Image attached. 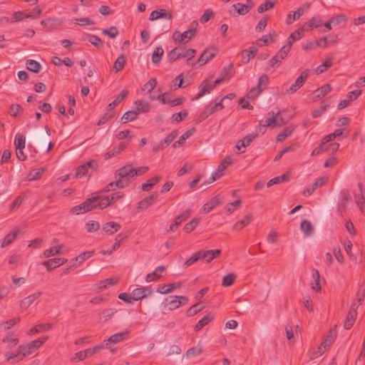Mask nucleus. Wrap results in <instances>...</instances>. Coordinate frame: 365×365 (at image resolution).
<instances>
[{
	"label": "nucleus",
	"mask_w": 365,
	"mask_h": 365,
	"mask_svg": "<svg viewBox=\"0 0 365 365\" xmlns=\"http://www.w3.org/2000/svg\"><path fill=\"white\" fill-rule=\"evenodd\" d=\"M135 168L130 164H127L119 169H118L115 173V178H118L123 181V185H126V187L129 186L130 183L133 181L135 178Z\"/></svg>",
	"instance_id": "f257e3e1"
},
{
	"label": "nucleus",
	"mask_w": 365,
	"mask_h": 365,
	"mask_svg": "<svg viewBox=\"0 0 365 365\" xmlns=\"http://www.w3.org/2000/svg\"><path fill=\"white\" fill-rule=\"evenodd\" d=\"M196 54V50L193 48L185 49L182 46H177L172 49L168 54L170 62L173 63L181 58H187V61L192 59Z\"/></svg>",
	"instance_id": "f03ea898"
},
{
	"label": "nucleus",
	"mask_w": 365,
	"mask_h": 365,
	"mask_svg": "<svg viewBox=\"0 0 365 365\" xmlns=\"http://www.w3.org/2000/svg\"><path fill=\"white\" fill-rule=\"evenodd\" d=\"M197 26L198 23L196 21H192L190 25V29H189L188 30L182 33H180L179 31H175L172 36L173 39L175 42H188L190 39L195 37Z\"/></svg>",
	"instance_id": "7ed1b4c3"
},
{
	"label": "nucleus",
	"mask_w": 365,
	"mask_h": 365,
	"mask_svg": "<svg viewBox=\"0 0 365 365\" xmlns=\"http://www.w3.org/2000/svg\"><path fill=\"white\" fill-rule=\"evenodd\" d=\"M48 339V336H41L26 345H20L19 349L24 351L26 356H29L40 347Z\"/></svg>",
	"instance_id": "20e7f679"
},
{
	"label": "nucleus",
	"mask_w": 365,
	"mask_h": 365,
	"mask_svg": "<svg viewBox=\"0 0 365 365\" xmlns=\"http://www.w3.org/2000/svg\"><path fill=\"white\" fill-rule=\"evenodd\" d=\"M129 333H130V331L128 330H126L125 331L118 332V333L113 334L108 339H106L105 341H106L105 346L107 349H109L112 353H115L116 351V349L111 347L110 346V343L116 344V343H119V342L125 340V339L128 338Z\"/></svg>",
	"instance_id": "39448f33"
},
{
	"label": "nucleus",
	"mask_w": 365,
	"mask_h": 365,
	"mask_svg": "<svg viewBox=\"0 0 365 365\" xmlns=\"http://www.w3.org/2000/svg\"><path fill=\"white\" fill-rule=\"evenodd\" d=\"M101 195H100V192H96L92 193L91 197L87 198L83 202V207H86L87 212H89L98 207L101 209Z\"/></svg>",
	"instance_id": "423d86ee"
},
{
	"label": "nucleus",
	"mask_w": 365,
	"mask_h": 365,
	"mask_svg": "<svg viewBox=\"0 0 365 365\" xmlns=\"http://www.w3.org/2000/svg\"><path fill=\"white\" fill-rule=\"evenodd\" d=\"M223 108L224 106L222 103H221V101L217 102L213 105L210 104L200 113L197 118V120L201 123L215 111L220 110Z\"/></svg>",
	"instance_id": "0eeeda50"
},
{
	"label": "nucleus",
	"mask_w": 365,
	"mask_h": 365,
	"mask_svg": "<svg viewBox=\"0 0 365 365\" xmlns=\"http://www.w3.org/2000/svg\"><path fill=\"white\" fill-rule=\"evenodd\" d=\"M309 69L303 71L300 73L299 76L295 80L294 83L291 85L287 92L293 93L302 87L309 76Z\"/></svg>",
	"instance_id": "6e6552de"
},
{
	"label": "nucleus",
	"mask_w": 365,
	"mask_h": 365,
	"mask_svg": "<svg viewBox=\"0 0 365 365\" xmlns=\"http://www.w3.org/2000/svg\"><path fill=\"white\" fill-rule=\"evenodd\" d=\"M357 306L354 302L352 304L344 323V327L345 329H350L354 325L357 316Z\"/></svg>",
	"instance_id": "1a4fd4ad"
},
{
	"label": "nucleus",
	"mask_w": 365,
	"mask_h": 365,
	"mask_svg": "<svg viewBox=\"0 0 365 365\" xmlns=\"http://www.w3.org/2000/svg\"><path fill=\"white\" fill-rule=\"evenodd\" d=\"M123 196L124 195L120 192H114L112 195L106 197H103L101 195V210L108 207L113 202H116L118 200L122 199Z\"/></svg>",
	"instance_id": "9d476101"
},
{
	"label": "nucleus",
	"mask_w": 365,
	"mask_h": 365,
	"mask_svg": "<svg viewBox=\"0 0 365 365\" xmlns=\"http://www.w3.org/2000/svg\"><path fill=\"white\" fill-rule=\"evenodd\" d=\"M336 325H334V327L330 329L325 339L321 343L320 346L319 347V351L321 354L324 353L326 349L334 341L336 338Z\"/></svg>",
	"instance_id": "9b49d317"
},
{
	"label": "nucleus",
	"mask_w": 365,
	"mask_h": 365,
	"mask_svg": "<svg viewBox=\"0 0 365 365\" xmlns=\"http://www.w3.org/2000/svg\"><path fill=\"white\" fill-rule=\"evenodd\" d=\"M161 18L171 20L173 19V14L171 11L164 9L154 10L150 14L149 20L155 21Z\"/></svg>",
	"instance_id": "f8f14e48"
},
{
	"label": "nucleus",
	"mask_w": 365,
	"mask_h": 365,
	"mask_svg": "<svg viewBox=\"0 0 365 365\" xmlns=\"http://www.w3.org/2000/svg\"><path fill=\"white\" fill-rule=\"evenodd\" d=\"M200 259H205L206 262H210L215 258L219 257L221 254V250L219 249L210 250H200L198 251Z\"/></svg>",
	"instance_id": "ddd939ff"
},
{
	"label": "nucleus",
	"mask_w": 365,
	"mask_h": 365,
	"mask_svg": "<svg viewBox=\"0 0 365 365\" xmlns=\"http://www.w3.org/2000/svg\"><path fill=\"white\" fill-rule=\"evenodd\" d=\"M67 262V259L63 257L52 258L42 262L48 271H51L61 265H63Z\"/></svg>",
	"instance_id": "4468645a"
},
{
	"label": "nucleus",
	"mask_w": 365,
	"mask_h": 365,
	"mask_svg": "<svg viewBox=\"0 0 365 365\" xmlns=\"http://www.w3.org/2000/svg\"><path fill=\"white\" fill-rule=\"evenodd\" d=\"M327 178L326 177H321L318 178L314 183L312 184L310 187H306L304 190L303 195L304 196L311 195L314 192L315 190L324 185L327 182Z\"/></svg>",
	"instance_id": "2eb2a0df"
},
{
	"label": "nucleus",
	"mask_w": 365,
	"mask_h": 365,
	"mask_svg": "<svg viewBox=\"0 0 365 365\" xmlns=\"http://www.w3.org/2000/svg\"><path fill=\"white\" fill-rule=\"evenodd\" d=\"M126 187V185H123V182L122 180H120L118 178H116V180L115 182H111L106 185L103 189L98 191V192H100V195H102L103 193L109 192V191H114L117 188H125Z\"/></svg>",
	"instance_id": "dca6fc26"
},
{
	"label": "nucleus",
	"mask_w": 365,
	"mask_h": 365,
	"mask_svg": "<svg viewBox=\"0 0 365 365\" xmlns=\"http://www.w3.org/2000/svg\"><path fill=\"white\" fill-rule=\"evenodd\" d=\"M5 356H6V361L11 364L17 363L26 356L24 351L19 349V346L18 347L17 351L16 353H13L10 355H9L8 353H5Z\"/></svg>",
	"instance_id": "f3484780"
},
{
	"label": "nucleus",
	"mask_w": 365,
	"mask_h": 365,
	"mask_svg": "<svg viewBox=\"0 0 365 365\" xmlns=\"http://www.w3.org/2000/svg\"><path fill=\"white\" fill-rule=\"evenodd\" d=\"M121 228V225L116 222H108L103 224V232L108 235H113Z\"/></svg>",
	"instance_id": "a211bd4d"
},
{
	"label": "nucleus",
	"mask_w": 365,
	"mask_h": 365,
	"mask_svg": "<svg viewBox=\"0 0 365 365\" xmlns=\"http://www.w3.org/2000/svg\"><path fill=\"white\" fill-rule=\"evenodd\" d=\"M215 55L216 50L214 48L206 49L200 55L197 62L199 63L200 66H202L205 64L209 60L215 57Z\"/></svg>",
	"instance_id": "6ab92c4d"
},
{
	"label": "nucleus",
	"mask_w": 365,
	"mask_h": 365,
	"mask_svg": "<svg viewBox=\"0 0 365 365\" xmlns=\"http://www.w3.org/2000/svg\"><path fill=\"white\" fill-rule=\"evenodd\" d=\"M182 285V282L171 283L168 284H163L158 287L157 292L160 294H166L172 292L177 288L181 287Z\"/></svg>",
	"instance_id": "aec40b11"
},
{
	"label": "nucleus",
	"mask_w": 365,
	"mask_h": 365,
	"mask_svg": "<svg viewBox=\"0 0 365 365\" xmlns=\"http://www.w3.org/2000/svg\"><path fill=\"white\" fill-rule=\"evenodd\" d=\"M257 48L255 46H250L247 49H244L240 52V55L242 57L244 63H248L252 58H253L257 53Z\"/></svg>",
	"instance_id": "412c9836"
},
{
	"label": "nucleus",
	"mask_w": 365,
	"mask_h": 365,
	"mask_svg": "<svg viewBox=\"0 0 365 365\" xmlns=\"http://www.w3.org/2000/svg\"><path fill=\"white\" fill-rule=\"evenodd\" d=\"M41 295V292H35L26 297H25L23 300H21L20 303V307L23 309H26L29 308L33 302L37 299Z\"/></svg>",
	"instance_id": "4be33fe9"
},
{
	"label": "nucleus",
	"mask_w": 365,
	"mask_h": 365,
	"mask_svg": "<svg viewBox=\"0 0 365 365\" xmlns=\"http://www.w3.org/2000/svg\"><path fill=\"white\" fill-rule=\"evenodd\" d=\"M158 197L157 193H153L150 195L146 197L138 202V208L140 210H145L150 206L155 200Z\"/></svg>",
	"instance_id": "5701e85b"
},
{
	"label": "nucleus",
	"mask_w": 365,
	"mask_h": 365,
	"mask_svg": "<svg viewBox=\"0 0 365 365\" xmlns=\"http://www.w3.org/2000/svg\"><path fill=\"white\" fill-rule=\"evenodd\" d=\"M253 5H254L253 3L247 4L237 3V4H233L232 6V7H233L236 9L238 15H245L252 9V8L253 7Z\"/></svg>",
	"instance_id": "b1692460"
},
{
	"label": "nucleus",
	"mask_w": 365,
	"mask_h": 365,
	"mask_svg": "<svg viewBox=\"0 0 365 365\" xmlns=\"http://www.w3.org/2000/svg\"><path fill=\"white\" fill-rule=\"evenodd\" d=\"M331 91V86L329 84H324L322 87L318 88L313 92V95H314V98H322L327 94H328Z\"/></svg>",
	"instance_id": "393cba45"
},
{
	"label": "nucleus",
	"mask_w": 365,
	"mask_h": 365,
	"mask_svg": "<svg viewBox=\"0 0 365 365\" xmlns=\"http://www.w3.org/2000/svg\"><path fill=\"white\" fill-rule=\"evenodd\" d=\"M253 220L252 215L251 214H247L245 216V217L236 223L232 226L233 230H242L245 226L248 225Z\"/></svg>",
	"instance_id": "a878e982"
},
{
	"label": "nucleus",
	"mask_w": 365,
	"mask_h": 365,
	"mask_svg": "<svg viewBox=\"0 0 365 365\" xmlns=\"http://www.w3.org/2000/svg\"><path fill=\"white\" fill-rule=\"evenodd\" d=\"M161 177L160 175H155L154 177L148 179L146 182L143 183L141 185V189L143 191H149L150 190L154 185L159 182Z\"/></svg>",
	"instance_id": "bb28decb"
},
{
	"label": "nucleus",
	"mask_w": 365,
	"mask_h": 365,
	"mask_svg": "<svg viewBox=\"0 0 365 365\" xmlns=\"http://www.w3.org/2000/svg\"><path fill=\"white\" fill-rule=\"evenodd\" d=\"M165 302L166 303V305L168 307L169 310L176 309L181 306V303L180 302V299H178V296H171L169 298H166L165 299Z\"/></svg>",
	"instance_id": "cd10ccee"
},
{
	"label": "nucleus",
	"mask_w": 365,
	"mask_h": 365,
	"mask_svg": "<svg viewBox=\"0 0 365 365\" xmlns=\"http://www.w3.org/2000/svg\"><path fill=\"white\" fill-rule=\"evenodd\" d=\"M221 203L222 200L220 198L217 197H212L210 201H208L203 205V210L205 212H209L213 208L220 205Z\"/></svg>",
	"instance_id": "c85d7f7f"
},
{
	"label": "nucleus",
	"mask_w": 365,
	"mask_h": 365,
	"mask_svg": "<svg viewBox=\"0 0 365 365\" xmlns=\"http://www.w3.org/2000/svg\"><path fill=\"white\" fill-rule=\"evenodd\" d=\"M300 229L307 236L312 235L314 231L313 225H312L311 222L307 220H304L301 222Z\"/></svg>",
	"instance_id": "c756f323"
},
{
	"label": "nucleus",
	"mask_w": 365,
	"mask_h": 365,
	"mask_svg": "<svg viewBox=\"0 0 365 365\" xmlns=\"http://www.w3.org/2000/svg\"><path fill=\"white\" fill-rule=\"evenodd\" d=\"M128 94V91L127 90H123L120 94L110 103L108 104L107 108L109 110H111L118 106L123 99Z\"/></svg>",
	"instance_id": "7c9ffc66"
},
{
	"label": "nucleus",
	"mask_w": 365,
	"mask_h": 365,
	"mask_svg": "<svg viewBox=\"0 0 365 365\" xmlns=\"http://www.w3.org/2000/svg\"><path fill=\"white\" fill-rule=\"evenodd\" d=\"M200 92L195 97V99H199L202 97L205 93H210L212 90H213L212 86L209 85V82L207 79L203 81L200 86Z\"/></svg>",
	"instance_id": "2f4dec72"
},
{
	"label": "nucleus",
	"mask_w": 365,
	"mask_h": 365,
	"mask_svg": "<svg viewBox=\"0 0 365 365\" xmlns=\"http://www.w3.org/2000/svg\"><path fill=\"white\" fill-rule=\"evenodd\" d=\"M323 24V19L322 16H317L312 17L310 20H309L304 25L308 26L310 30L313 29L314 28H318L319 26H322Z\"/></svg>",
	"instance_id": "473e14b6"
},
{
	"label": "nucleus",
	"mask_w": 365,
	"mask_h": 365,
	"mask_svg": "<svg viewBox=\"0 0 365 365\" xmlns=\"http://www.w3.org/2000/svg\"><path fill=\"white\" fill-rule=\"evenodd\" d=\"M214 319V316L211 314H207L203 317L195 325V330L196 331H199L201 330L205 326L208 324L212 319Z\"/></svg>",
	"instance_id": "72a5a7b5"
},
{
	"label": "nucleus",
	"mask_w": 365,
	"mask_h": 365,
	"mask_svg": "<svg viewBox=\"0 0 365 365\" xmlns=\"http://www.w3.org/2000/svg\"><path fill=\"white\" fill-rule=\"evenodd\" d=\"M289 178V175L288 173L283 174L282 175L273 178L272 179L269 180L267 183V186L269 187L274 185L279 184L281 182L287 181Z\"/></svg>",
	"instance_id": "f704fd0d"
},
{
	"label": "nucleus",
	"mask_w": 365,
	"mask_h": 365,
	"mask_svg": "<svg viewBox=\"0 0 365 365\" xmlns=\"http://www.w3.org/2000/svg\"><path fill=\"white\" fill-rule=\"evenodd\" d=\"M138 115L139 114L136 110H128L123 115L121 120L123 121V123H128L129 121H133L138 118Z\"/></svg>",
	"instance_id": "c9c22d12"
},
{
	"label": "nucleus",
	"mask_w": 365,
	"mask_h": 365,
	"mask_svg": "<svg viewBox=\"0 0 365 365\" xmlns=\"http://www.w3.org/2000/svg\"><path fill=\"white\" fill-rule=\"evenodd\" d=\"M26 65L29 71L35 73H38L41 68V65L36 61L32 59L27 60Z\"/></svg>",
	"instance_id": "e433bc0d"
},
{
	"label": "nucleus",
	"mask_w": 365,
	"mask_h": 365,
	"mask_svg": "<svg viewBox=\"0 0 365 365\" xmlns=\"http://www.w3.org/2000/svg\"><path fill=\"white\" fill-rule=\"evenodd\" d=\"M135 104L136 106L135 110L138 111V114L140 113H146L150 110V105L145 101H136Z\"/></svg>",
	"instance_id": "4c0bfd02"
},
{
	"label": "nucleus",
	"mask_w": 365,
	"mask_h": 365,
	"mask_svg": "<svg viewBox=\"0 0 365 365\" xmlns=\"http://www.w3.org/2000/svg\"><path fill=\"white\" fill-rule=\"evenodd\" d=\"M94 253V250L86 251L78 255L75 258L72 259L71 261L78 262V266L81 265L86 259L91 257Z\"/></svg>",
	"instance_id": "58836bf2"
},
{
	"label": "nucleus",
	"mask_w": 365,
	"mask_h": 365,
	"mask_svg": "<svg viewBox=\"0 0 365 365\" xmlns=\"http://www.w3.org/2000/svg\"><path fill=\"white\" fill-rule=\"evenodd\" d=\"M163 53L164 51L161 46H158L155 48L152 54V62L154 64H158L161 61Z\"/></svg>",
	"instance_id": "ea45409f"
},
{
	"label": "nucleus",
	"mask_w": 365,
	"mask_h": 365,
	"mask_svg": "<svg viewBox=\"0 0 365 365\" xmlns=\"http://www.w3.org/2000/svg\"><path fill=\"white\" fill-rule=\"evenodd\" d=\"M52 328L51 324L45 323V324H39L30 329V334H34L38 332L48 331Z\"/></svg>",
	"instance_id": "a19ab883"
},
{
	"label": "nucleus",
	"mask_w": 365,
	"mask_h": 365,
	"mask_svg": "<svg viewBox=\"0 0 365 365\" xmlns=\"http://www.w3.org/2000/svg\"><path fill=\"white\" fill-rule=\"evenodd\" d=\"M202 349L201 346H197L192 348H190L185 353V356L187 359H191L195 356H197L202 353Z\"/></svg>",
	"instance_id": "79ce46f5"
},
{
	"label": "nucleus",
	"mask_w": 365,
	"mask_h": 365,
	"mask_svg": "<svg viewBox=\"0 0 365 365\" xmlns=\"http://www.w3.org/2000/svg\"><path fill=\"white\" fill-rule=\"evenodd\" d=\"M312 274L314 279V283L312 284V289L316 292L321 291V286L319 284L320 275L319 271L317 269H313L312 270Z\"/></svg>",
	"instance_id": "37998d69"
},
{
	"label": "nucleus",
	"mask_w": 365,
	"mask_h": 365,
	"mask_svg": "<svg viewBox=\"0 0 365 365\" xmlns=\"http://www.w3.org/2000/svg\"><path fill=\"white\" fill-rule=\"evenodd\" d=\"M43 172V169H32L27 175L26 180L29 181L38 180L41 178Z\"/></svg>",
	"instance_id": "c03bdc74"
},
{
	"label": "nucleus",
	"mask_w": 365,
	"mask_h": 365,
	"mask_svg": "<svg viewBox=\"0 0 365 365\" xmlns=\"http://www.w3.org/2000/svg\"><path fill=\"white\" fill-rule=\"evenodd\" d=\"M330 22H331L334 26H338L340 24L345 23L348 20V16L345 14H337L336 16H333L329 19Z\"/></svg>",
	"instance_id": "a18cd8bd"
},
{
	"label": "nucleus",
	"mask_w": 365,
	"mask_h": 365,
	"mask_svg": "<svg viewBox=\"0 0 365 365\" xmlns=\"http://www.w3.org/2000/svg\"><path fill=\"white\" fill-rule=\"evenodd\" d=\"M17 232L18 230L11 231L8 235H6L1 242V247L9 245L16 239Z\"/></svg>",
	"instance_id": "49530a36"
},
{
	"label": "nucleus",
	"mask_w": 365,
	"mask_h": 365,
	"mask_svg": "<svg viewBox=\"0 0 365 365\" xmlns=\"http://www.w3.org/2000/svg\"><path fill=\"white\" fill-rule=\"evenodd\" d=\"M332 64V58L331 57H327L324 63L317 67L316 73L317 74H320L325 72L327 68L331 67Z\"/></svg>",
	"instance_id": "de8ad7c7"
},
{
	"label": "nucleus",
	"mask_w": 365,
	"mask_h": 365,
	"mask_svg": "<svg viewBox=\"0 0 365 365\" xmlns=\"http://www.w3.org/2000/svg\"><path fill=\"white\" fill-rule=\"evenodd\" d=\"M126 63V58L124 55H120L118 57L113 64V68L115 70V72H118L121 71Z\"/></svg>",
	"instance_id": "09e8293b"
},
{
	"label": "nucleus",
	"mask_w": 365,
	"mask_h": 365,
	"mask_svg": "<svg viewBox=\"0 0 365 365\" xmlns=\"http://www.w3.org/2000/svg\"><path fill=\"white\" fill-rule=\"evenodd\" d=\"M85 227L87 232L91 233L98 231L101 226L98 222L95 220H89L86 223Z\"/></svg>",
	"instance_id": "8fccbe9b"
},
{
	"label": "nucleus",
	"mask_w": 365,
	"mask_h": 365,
	"mask_svg": "<svg viewBox=\"0 0 365 365\" xmlns=\"http://www.w3.org/2000/svg\"><path fill=\"white\" fill-rule=\"evenodd\" d=\"M131 294L132 299L134 301H138L148 297V294L146 293H144L143 287L134 289Z\"/></svg>",
	"instance_id": "3c124183"
},
{
	"label": "nucleus",
	"mask_w": 365,
	"mask_h": 365,
	"mask_svg": "<svg viewBox=\"0 0 365 365\" xmlns=\"http://www.w3.org/2000/svg\"><path fill=\"white\" fill-rule=\"evenodd\" d=\"M62 248V245H58L57 247H50L43 251V257H49L51 256H54L57 254H61V250Z\"/></svg>",
	"instance_id": "603ef678"
},
{
	"label": "nucleus",
	"mask_w": 365,
	"mask_h": 365,
	"mask_svg": "<svg viewBox=\"0 0 365 365\" xmlns=\"http://www.w3.org/2000/svg\"><path fill=\"white\" fill-rule=\"evenodd\" d=\"M272 117L267 118L264 124H261L262 126L276 127L275 125H276L277 122H278V115L280 114V111H278L276 113L272 112Z\"/></svg>",
	"instance_id": "864d4df0"
},
{
	"label": "nucleus",
	"mask_w": 365,
	"mask_h": 365,
	"mask_svg": "<svg viewBox=\"0 0 365 365\" xmlns=\"http://www.w3.org/2000/svg\"><path fill=\"white\" fill-rule=\"evenodd\" d=\"M14 145L16 150H23L25 148L24 135L20 133H17L15 137Z\"/></svg>",
	"instance_id": "5fc2aeb1"
},
{
	"label": "nucleus",
	"mask_w": 365,
	"mask_h": 365,
	"mask_svg": "<svg viewBox=\"0 0 365 365\" xmlns=\"http://www.w3.org/2000/svg\"><path fill=\"white\" fill-rule=\"evenodd\" d=\"M236 278L237 276L235 274H228L222 278V285L223 287H230L234 284V282L236 280Z\"/></svg>",
	"instance_id": "6e6d98bb"
},
{
	"label": "nucleus",
	"mask_w": 365,
	"mask_h": 365,
	"mask_svg": "<svg viewBox=\"0 0 365 365\" xmlns=\"http://www.w3.org/2000/svg\"><path fill=\"white\" fill-rule=\"evenodd\" d=\"M200 222V218H197V217H195L193 218L190 222L186 223L184 227H183V230L185 232H186L187 233H190V232H192L193 230L195 229L196 226L199 224Z\"/></svg>",
	"instance_id": "4d7b16f0"
},
{
	"label": "nucleus",
	"mask_w": 365,
	"mask_h": 365,
	"mask_svg": "<svg viewBox=\"0 0 365 365\" xmlns=\"http://www.w3.org/2000/svg\"><path fill=\"white\" fill-rule=\"evenodd\" d=\"M293 132V129L289 127L284 128L276 137L277 142H282L287 137L289 136Z\"/></svg>",
	"instance_id": "13d9d810"
},
{
	"label": "nucleus",
	"mask_w": 365,
	"mask_h": 365,
	"mask_svg": "<svg viewBox=\"0 0 365 365\" xmlns=\"http://www.w3.org/2000/svg\"><path fill=\"white\" fill-rule=\"evenodd\" d=\"M191 215V210H186L183 212L180 213L178 216H176L174 219V222L178 225H180L183 221L186 220L190 215Z\"/></svg>",
	"instance_id": "bf43d9fd"
},
{
	"label": "nucleus",
	"mask_w": 365,
	"mask_h": 365,
	"mask_svg": "<svg viewBox=\"0 0 365 365\" xmlns=\"http://www.w3.org/2000/svg\"><path fill=\"white\" fill-rule=\"evenodd\" d=\"M178 131L173 130L169 135H168L160 143L162 148H165L173 140L178 136Z\"/></svg>",
	"instance_id": "052dcab7"
},
{
	"label": "nucleus",
	"mask_w": 365,
	"mask_h": 365,
	"mask_svg": "<svg viewBox=\"0 0 365 365\" xmlns=\"http://www.w3.org/2000/svg\"><path fill=\"white\" fill-rule=\"evenodd\" d=\"M188 115V112L186 110H183L180 112L175 113L172 115V121L175 123H180L185 119Z\"/></svg>",
	"instance_id": "680f3d73"
},
{
	"label": "nucleus",
	"mask_w": 365,
	"mask_h": 365,
	"mask_svg": "<svg viewBox=\"0 0 365 365\" xmlns=\"http://www.w3.org/2000/svg\"><path fill=\"white\" fill-rule=\"evenodd\" d=\"M274 41V39L272 38V34H269V35H264L262 38L256 40V43L259 46H262L264 45L268 44L269 42L272 43Z\"/></svg>",
	"instance_id": "e2e57ef3"
},
{
	"label": "nucleus",
	"mask_w": 365,
	"mask_h": 365,
	"mask_svg": "<svg viewBox=\"0 0 365 365\" xmlns=\"http://www.w3.org/2000/svg\"><path fill=\"white\" fill-rule=\"evenodd\" d=\"M195 128L187 130L179 138L177 141H175V143H178L180 145H183L185 142V140L189 138L195 133Z\"/></svg>",
	"instance_id": "0e129e2a"
},
{
	"label": "nucleus",
	"mask_w": 365,
	"mask_h": 365,
	"mask_svg": "<svg viewBox=\"0 0 365 365\" xmlns=\"http://www.w3.org/2000/svg\"><path fill=\"white\" fill-rule=\"evenodd\" d=\"M88 41L91 44L98 48H102L103 46V43L101 38L96 35L89 34Z\"/></svg>",
	"instance_id": "69168bd1"
},
{
	"label": "nucleus",
	"mask_w": 365,
	"mask_h": 365,
	"mask_svg": "<svg viewBox=\"0 0 365 365\" xmlns=\"http://www.w3.org/2000/svg\"><path fill=\"white\" fill-rule=\"evenodd\" d=\"M274 7V3L269 1L266 0L264 4H260L257 8L258 13H263L269 9H273Z\"/></svg>",
	"instance_id": "338daca9"
},
{
	"label": "nucleus",
	"mask_w": 365,
	"mask_h": 365,
	"mask_svg": "<svg viewBox=\"0 0 365 365\" xmlns=\"http://www.w3.org/2000/svg\"><path fill=\"white\" fill-rule=\"evenodd\" d=\"M262 88H259L258 86L251 88L249 92L246 94V97L248 99H255L262 93Z\"/></svg>",
	"instance_id": "774afa93"
}]
</instances>
